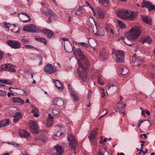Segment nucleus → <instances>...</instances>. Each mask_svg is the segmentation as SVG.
Instances as JSON below:
<instances>
[{
  "label": "nucleus",
  "mask_w": 155,
  "mask_h": 155,
  "mask_svg": "<svg viewBox=\"0 0 155 155\" xmlns=\"http://www.w3.org/2000/svg\"><path fill=\"white\" fill-rule=\"evenodd\" d=\"M75 55L79 57L80 61L82 63L78 62L79 68L77 69V72L80 78L83 81L87 80V66L90 64L89 61L87 58L82 54L81 50L80 48L76 49L74 51Z\"/></svg>",
  "instance_id": "f257e3e1"
},
{
  "label": "nucleus",
  "mask_w": 155,
  "mask_h": 155,
  "mask_svg": "<svg viewBox=\"0 0 155 155\" xmlns=\"http://www.w3.org/2000/svg\"><path fill=\"white\" fill-rule=\"evenodd\" d=\"M140 28L138 26H135L132 27L129 32L126 35V38H123L124 43L128 45H130L132 43L130 40H134L137 39L140 34Z\"/></svg>",
  "instance_id": "f03ea898"
},
{
  "label": "nucleus",
  "mask_w": 155,
  "mask_h": 155,
  "mask_svg": "<svg viewBox=\"0 0 155 155\" xmlns=\"http://www.w3.org/2000/svg\"><path fill=\"white\" fill-rule=\"evenodd\" d=\"M117 14L118 17L125 19L131 20L136 16L134 12L124 9H119L117 11Z\"/></svg>",
  "instance_id": "7ed1b4c3"
},
{
  "label": "nucleus",
  "mask_w": 155,
  "mask_h": 155,
  "mask_svg": "<svg viewBox=\"0 0 155 155\" xmlns=\"http://www.w3.org/2000/svg\"><path fill=\"white\" fill-rule=\"evenodd\" d=\"M56 67H54L49 64L45 65L44 68V71L49 74L54 73L56 71Z\"/></svg>",
  "instance_id": "20e7f679"
},
{
  "label": "nucleus",
  "mask_w": 155,
  "mask_h": 155,
  "mask_svg": "<svg viewBox=\"0 0 155 155\" xmlns=\"http://www.w3.org/2000/svg\"><path fill=\"white\" fill-rule=\"evenodd\" d=\"M7 43L9 46L14 49L19 48L21 46V43L17 41L8 40L7 41Z\"/></svg>",
  "instance_id": "39448f33"
},
{
  "label": "nucleus",
  "mask_w": 155,
  "mask_h": 155,
  "mask_svg": "<svg viewBox=\"0 0 155 155\" xmlns=\"http://www.w3.org/2000/svg\"><path fill=\"white\" fill-rule=\"evenodd\" d=\"M29 127L30 130L32 132L37 133L38 130V124L35 121L30 120Z\"/></svg>",
  "instance_id": "423d86ee"
},
{
  "label": "nucleus",
  "mask_w": 155,
  "mask_h": 155,
  "mask_svg": "<svg viewBox=\"0 0 155 155\" xmlns=\"http://www.w3.org/2000/svg\"><path fill=\"white\" fill-rule=\"evenodd\" d=\"M18 16L20 20L24 22H26L31 20V17L25 12H23L18 14Z\"/></svg>",
  "instance_id": "0eeeda50"
},
{
  "label": "nucleus",
  "mask_w": 155,
  "mask_h": 155,
  "mask_svg": "<svg viewBox=\"0 0 155 155\" xmlns=\"http://www.w3.org/2000/svg\"><path fill=\"white\" fill-rule=\"evenodd\" d=\"M117 87L113 84L108 85L106 87V91L107 94H113L117 91Z\"/></svg>",
  "instance_id": "6e6552de"
},
{
  "label": "nucleus",
  "mask_w": 155,
  "mask_h": 155,
  "mask_svg": "<svg viewBox=\"0 0 155 155\" xmlns=\"http://www.w3.org/2000/svg\"><path fill=\"white\" fill-rule=\"evenodd\" d=\"M23 30L28 32H36L37 31L36 26L32 24L28 25L25 26Z\"/></svg>",
  "instance_id": "1a4fd4ad"
},
{
  "label": "nucleus",
  "mask_w": 155,
  "mask_h": 155,
  "mask_svg": "<svg viewBox=\"0 0 155 155\" xmlns=\"http://www.w3.org/2000/svg\"><path fill=\"white\" fill-rule=\"evenodd\" d=\"M143 62L142 59L139 57H133L131 64L133 66H138Z\"/></svg>",
  "instance_id": "9d476101"
},
{
  "label": "nucleus",
  "mask_w": 155,
  "mask_h": 155,
  "mask_svg": "<svg viewBox=\"0 0 155 155\" xmlns=\"http://www.w3.org/2000/svg\"><path fill=\"white\" fill-rule=\"evenodd\" d=\"M142 7H145L149 9V11L154 10L155 6L152 5V4L150 2L146 1H143L141 4Z\"/></svg>",
  "instance_id": "9b49d317"
},
{
  "label": "nucleus",
  "mask_w": 155,
  "mask_h": 155,
  "mask_svg": "<svg viewBox=\"0 0 155 155\" xmlns=\"http://www.w3.org/2000/svg\"><path fill=\"white\" fill-rule=\"evenodd\" d=\"M68 140L70 141L69 144L71 146V148L74 149V145L76 143L77 141L74 137L72 134L69 135L68 136Z\"/></svg>",
  "instance_id": "f8f14e48"
},
{
  "label": "nucleus",
  "mask_w": 155,
  "mask_h": 155,
  "mask_svg": "<svg viewBox=\"0 0 155 155\" xmlns=\"http://www.w3.org/2000/svg\"><path fill=\"white\" fill-rule=\"evenodd\" d=\"M64 104V101L61 98H56L53 99L52 105H57L58 106L61 107L63 106Z\"/></svg>",
  "instance_id": "ddd939ff"
},
{
  "label": "nucleus",
  "mask_w": 155,
  "mask_h": 155,
  "mask_svg": "<svg viewBox=\"0 0 155 155\" xmlns=\"http://www.w3.org/2000/svg\"><path fill=\"white\" fill-rule=\"evenodd\" d=\"M68 87L69 91L70 92V94L74 100L75 101H78L79 99V97L78 96L74 93V92L72 90V88L71 87L70 84H68Z\"/></svg>",
  "instance_id": "4468645a"
},
{
  "label": "nucleus",
  "mask_w": 155,
  "mask_h": 155,
  "mask_svg": "<svg viewBox=\"0 0 155 155\" xmlns=\"http://www.w3.org/2000/svg\"><path fill=\"white\" fill-rule=\"evenodd\" d=\"M64 49L66 52L71 53L73 51V48L71 45L69 41L64 43Z\"/></svg>",
  "instance_id": "2eb2a0df"
},
{
  "label": "nucleus",
  "mask_w": 155,
  "mask_h": 155,
  "mask_svg": "<svg viewBox=\"0 0 155 155\" xmlns=\"http://www.w3.org/2000/svg\"><path fill=\"white\" fill-rule=\"evenodd\" d=\"M94 14H95L99 18H104V11L100 9L99 8H97L96 12L95 13L94 12Z\"/></svg>",
  "instance_id": "dca6fc26"
},
{
  "label": "nucleus",
  "mask_w": 155,
  "mask_h": 155,
  "mask_svg": "<svg viewBox=\"0 0 155 155\" xmlns=\"http://www.w3.org/2000/svg\"><path fill=\"white\" fill-rule=\"evenodd\" d=\"M54 148L56 151V153L54 155H62L63 150L60 145L58 144L57 145L54 146Z\"/></svg>",
  "instance_id": "f3484780"
},
{
  "label": "nucleus",
  "mask_w": 155,
  "mask_h": 155,
  "mask_svg": "<svg viewBox=\"0 0 155 155\" xmlns=\"http://www.w3.org/2000/svg\"><path fill=\"white\" fill-rule=\"evenodd\" d=\"M42 32L49 38H50L54 36V33L50 30L44 29L42 30Z\"/></svg>",
  "instance_id": "a211bd4d"
},
{
  "label": "nucleus",
  "mask_w": 155,
  "mask_h": 155,
  "mask_svg": "<svg viewBox=\"0 0 155 155\" xmlns=\"http://www.w3.org/2000/svg\"><path fill=\"white\" fill-rule=\"evenodd\" d=\"M54 82H55V86L57 88L58 90L63 89L64 88L63 84L60 82L58 80L54 79Z\"/></svg>",
  "instance_id": "6ab92c4d"
},
{
  "label": "nucleus",
  "mask_w": 155,
  "mask_h": 155,
  "mask_svg": "<svg viewBox=\"0 0 155 155\" xmlns=\"http://www.w3.org/2000/svg\"><path fill=\"white\" fill-rule=\"evenodd\" d=\"M97 134V132L95 131H91L88 136V138L90 142H92L93 140H94L96 138Z\"/></svg>",
  "instance_id": "aec40b11"
},
{
  "label": "nucleus",
  "mask_w": 155,
  "mask_h": 155,
  "mask_svg": "<svg viewBox=\"0 0 155 155\" xmlns=\"http://www.w3.org/2000/svg\"><path fill=\"white\" fill-rule=\"evenodd\" d=\"M53 118L51 116L50 114H48V117L47 119V122L46 123V126L47 127H49L52 126L53 122Z\"/></svg>",
  "instance_id": "412c9836"
},
{
  "label": "nucleus",
  "mask_w": 155,
  "mask_h": 155,
  "mask_svg": "<svg viewBox=\"0 0 155 155\" xmlns=\"http://www.w3.org/2000/svg\"><path fill=\"white\" fill-rule=\"evenodd\" d=\"M118 70L121 72L120 74L123 75H125L128 72V69L123 66H121L118 68Z\"/></svg>",
  "instance_id": "4be33fe9"
},
{
  "label": "nucleus",
  "mask_w": 155,
  "mask_h": 155,
  "mask_svg": "<svg viewBox=\"0 0 155 155\" xmlns=\"http://www.w3.org/2000/svg\"><path fill=\"white\" fill-rule=\"evenodd\" d=\"M112 53L115 54V56L116 58L118 57L121 56H124V53L123 51H117L115 50H113L112 51Z\"/></svg>",
  "instance_id": "5701e85b"
},
{
  "label": "nucleus",
  "mask_w": 155,
  "mask_h": 155,
  "mask_svg": "<svg viewBox=\"0 0 155 155\" xmlns=\"http://www.w3.org/2000/svg\"><path fill=\"white\" fill-rule=\"evenodd\" d=\"M152 41V39L149 36H147L143 38L140 41L143 44L145 43H147L148 44H150Z\"/></svg>",
  "instance_id": "b1692460"
},
{
  "label": "nucleus",
  "mask_w": 155,
  "mask_h": 155,
  "mask_svg": "<svg viewBox=\"0 0 155 155\" xmlns=\"http://www.w3.org/2000/svg\"><path fill=\"white\" fill-rule=\"evenodd\" d=\"M10 124L8 119H4L0 121V128L5 127Z\"/></svg>",
  "instance_id": "393cba45"
},
{
  "label": "nucleus",
  "mask_w": 155,
  "mask_h": 155,
  "mask_svg": "<svg viewBox=\"0 0 155 155\" xmlns=\"http://www.w3.org/2000/svg\"><path fill=\"white\" fill-rule=\"evenodd\" d=\"M21 117V114L20 112H16L14 117L13 121L15 123L18 121Z\"/></svg>",
  "instance_id": "a878e982"
},
{
  "label": "nucleus",
  "mask_w": 155,
  "mask_h": 155,
  "mask_svg": "<svg viewBox=\"0 0 155 155\" xmlns=\"http://www.w3.org/2000/svg\"><path fill=\"white\" fill-rule=\"evenodd\" d=\"M142 19L143 21L149 25L152 24V20L150 18L146 16L145 17H142Z\"/></svg>",
  "instance_id": "bb28decb"
},
{
  "label": "nucleus",
  "mask_w": 155,
  "mask_h": 155,
  "mask_svg": "<svg viewBox=\"0 0 155 155\" xmlns=\"http://www.w3.org/2000/svg\"><path fill=\"white\" fill-rule=\"evenodd\" d=\"M63 127L61 125H58L55 127L56 129L55 130H57L56 132H57L56 134H55V136H57L58 137L60 136L62 134V133H59L61 131V128H62Z\"/></svg>",
  "instance_id": "cd10ccee"
},
{
  "label": "nucleus",
  "mask_w": 155,
  "mask_h": 155,
  "mask_svg": "<svg viewBox=\"0 0 155 155\" xmlns=\"http://www.w3.org/2000/svg\"><path fill=\"white\" fill-rule=\"evenodd\" d=\"M19 134L21 137H27L29 135V134L25 131L21 130L19 132Z\"/></svg>",
  "instance_id": "c85d7f7f"
},
{
  "label": "nucleus",
  "mask_w": 155,
  "mask_h": 155,
  "mask_svg": "<svg viewBox=\"0 0 155 155\" xmlns=\"http://www.w3.org/2000/svg\"><path fill=\"white\" fill-rule=\"evenodd\" d=\"M117 24V25L121 28H123L125 27V25L122 22L119 20H117L115 21Z\"/></svg>",
  "instance_id": "c756f323"
},
{
  "label": "nucleus",
  "mask_w": 155,
  "mask_h": 155,
  "mask_svg": "<svg viewBox=\"0 0 155 155\" xmlns=\"http://www.w3.org/2000/svg\"><path fill=\"white\" fill-rule=\"evenodd\" d=\"M88 43L90 46L92 47L97 45L96 41L93 39L89 38L88 40Z\"/></svg>",
  "instance_id": "7c9ffc66"
},
{
  "label": "nucleus",
  "mask_w": 155,
  "mask_h": 155,
  "mask_svg": "<svg viewBox=\"0 0 155 155\" xmlns=\"http://www.w3.org/2000/svg\"><path fill=\"white\" fill-rule=\"evenodd\" d=\"M13 102L15 103H20L21 104H23L24 103V101L23 100L21 99L19 97H13Z\"/></svg>",
  "instance_id": "2f4dec72"
},
{
  "label": "nucleus",
  "mask_w": 155,
  "mask_h": 155,
  "mask_svg": "<svg viewBox=\"0 0 155 155\" xmlns=\"http://www.w3.org/2000/svg\"><path fill=\"white\" fill-rule=\"evenodd\" d=\"M0 82L7 85H11L12 84V82L9 80L0 79Z\"/></svg>",
  "instance_id": "473e14b6"
},
{
  "label": "nucleus",
  "mask_w": 155,
  "mask_h": 155,
  "mask_svg": "<svg viewBox=\"0 0 155 155\" xmlns=\"http://www.w3.org/2000/svg\"><path fill=\"white\" fill-rule=\"evenodd\" d=\"M99 2L102 5L106 6L108 5L109 3V0H98Z\"/></svg>",
  "instance_id": "72a5a7b5"
},
{
  "label": "nucleus",
  "mask_w": 155,
  "mask_h": 155,
  "mask_svg": "<svg viewBox=\"0 0 155 155\" xmlns=\"http://www.w3.org/2000/svg\"><path fill=\"white\" fill-rule=\"evenodd\" d=\"M117 63L119 62L123 63L124 62V56L117 57L115 60Z\"/></svg>",
  "instance_id": "f704fd0d"
},
{
  "label": "nucleus",
  "mask_w": 155,
  "mask_h": 155,
  "mask_svg": "<svg viewBox=\"0 0 155 155\" xmlns=\"http://www.w3.org/2000/svg\"><path fill=\"white\" fill-rule=\"evenodd\" d=\"M53 13L51 10L48 11L47 12H46L45 13V15L47 16H50V19L48 20V21H47V22L48 23H50V22L51 21V16L53 15Z\"/></svg>",
  "instance_id": "c9c22d12"
},
{
  "label": "nucleus",
  "mask_w": 155,
  "mask_h": 155,
  "mask_svg": "<svg viewBox=\"0 0 155 155\" xmlns=\"http://www.w3.org/2000/svg\"><path fill=\"white\" fill-rule=\"evenodd\" d=\"M126 104H123L122 103H121L120 101L118 102L117 105V107L118 109H123L124 107H125Z\"/></svg>",
  "instance_id": "e433bc0d"
},
{
  "label": "nucleus",
  "mask_w": 155,
  "mask_h": 155,
  "mask_svg": "<svg viewBox=\"0 0 155 155\" xmlns=\"http://www.w3.org/2000/svg\"><path fill=\"white\" fill-rule=\"evenodd\" d=\"M7 70L10 72H14L15 71V70L12 65L9 64H8V68Z\"/></svg>",
  "instance_id": "4c0bfd02"
},
{
  "label": "nucleus",
  "mask_w": 155,
  "mask_h": 155,
  "mask_svg": "<svg viewBox=\"0 0 155 155\" xmlns=\"http://www.w3.org/2000/svg\"><path fill=\"white\" fill-rule=\"evenodd\" d=\"M82 11H80V9L78 8V9L76 10L75 12V15L77 16H81L82 14Z\"/></svg>",
  "instance_id": "58836bf2"
},
{
  "label": "nucleus",
  "mask_w": 155,
  "mask_h": 155,
  "mask_svg": "<svg viewBox=\"0 0 155 155\" xmlns=\"http://www.w3.org/2000/svg\"><path fill=\"white\" fill-rule=\"evenodd\" d=\"M38 139L44 142H45L47 140L46 138L43 135H41L39 136Z\"/></svg>",
  "instance_id": "ea45409f"
},
{
  "label": "nucleus",
  "mask_w": 155,
  "mask_h": 155,
  "mask_svg": "<svg viewBox=\"0 0 155 155\" xmlns=\"http://www.w3.org/2000/svg\"><path fill=\"white\" fill-rule=\"evenodd\" d=\"M87 24L89 28H91L92 30L93 31V32H94V26L93 25L90 21H88L87 22Z\"/></svg>",
  "instance_id": "a19ab883"
},
{
  "label": "nucleus",
  "mask_w": 155,
  "mask_h": 155,
  "mask_svg": "<svg viewBox=\"0 0 155 155\" xmlns=\"http://www.w3.org/2000/svg\"><path fill=\"white\" fill-rule=\"evenodd\" d=\"M21 41L23 44H29V40L26 38H23L21 40Z\"/></svg>",
  "instance_id": "79ce46f5"
},
{
  "label": "nucleus",
  "mask_w": 155,
  "mask_h": 155,
  "mask_svg": "<svg viewBox=\"0 0 155 155\" xmlns=\"http://www.w3.org/2000/svg\"><path fill=\"white\" fill-rule=\"evenodd\" d=\"M77 44H79L85 47H88V45L86 43L83 42H78Z\"/></svg>",
  "instance_id": "37998d69"
},
{
  "label": "nucleus",
  "mask_w": 155,
  "mask_h": 155,
  "mask_svg": "<svg viewBox=\"0 0 155 155\" xmlns=\"http://www.w3.org/2000/svg\"><path fill=\"white\" fill-rule=\"evenodd\" d=\"M98 83L101 85H103L104 84V82L103 80L101 79L100 77L99 76L97 78Z\"/></svg>",
  "instance_id": "c03bdc74"
},
{
  "label": "nucleus",
  "mask_w": 155,
  "mask_h": 155,
  "mask_svg": "<svg viewBox=\"0 0 155 155\" xmlns=\"http://www.w3.org/2000/svg\"><path fill=\"white\" fill-rule=\"evenodd\" d=\"M106 151L104 149H103L100 150L98 153V155H104V153Z\"/></svg>",
  "instance_id": "a18cd8bd"
},
{
  "label": "nucleus",
  "mask_w": 155,
  "mask_h": 155,
  "mask_svg": "<svg viewBox=\"0 0 155 155\" xmlns=\"http://www.w3.org/2000/svg\"><path fill=\"white\" fill-rule=\"evenodd\" d=\"M105 112V114H104L103 115H102L99 118V119H100L102 117H103L105 115H106L108 112V111L106 109H104L103 111H102V112Z\"/></svg>",
  "instance_id": "49530a36"
},
{
  "label": "nucleus",
  "mask_w": 155,
  "mask_h": 155,
  "mask_svg": "<svg viewBox=\"0 0 155 155\" xmlns=\"http://www.w3.org/2000/svg\"><path fill=\"white\" fill-rule=\"evenodd\" d=\"M39 42L43 43L45 45L47 44V41L45 39L42 38H41Z\"/></svg>",
  "instance_id": "de8ad7c7"
},
{
  "label": "nucleus",
  "mask_w": 155,
  "mask_h": 155,
  "mask_svg": "<svg viewBox=\"0 0 155 155\" xmlns=\"http://www.w3.org/2000/svg\"><path fill=\"white\" fill-rule=\"evenodd\" d=\"M92 93L91 90H89L87 94V97L88 98L90 99L91 96V94Z\"/></svg>",
  "instance_id": "09e8293b"
},
{
  "label": "nucleus",
  "mask_w": 155,
  "mask_h": 155,
  "mask_svg": "<svg viewBox=\"0 0 155 155\" xmlns=\"http://www.w3.org/2000/svg\"><path fill=\"white\" fill-rule=\"evenodd\" d=\"M4 57V53L3 52L0 50V60L3 59Z\"/></svg>",
  "instance_id": "8fccbe9b"
},
{
  "label": "nucleus",
  "mask_w": 155,
  "mask_h": 155,
  "mask_svg": "<svg viewBox=\"0 0 155 155\" xmlns=\"http://www.w3.org/2000/svg\"><path fill=\"white\" fill-rule=\"evenodd\" d=\"M25 48L28 49V48H34V47L33 46H32L30 45H25Z\"/></svg>",
  "instance_id": "3c124183"
},
{
  "label": "nucleus",
  "mask_w": 155,
  "mask_h": 155,
  "mask_svg": "<svg viewBox=\"0 0 155 155\" xmlns=\"http://www.w3.org/2000/svg\"><path fill=\"white\" fill-rule=\"evenodd\" d=\"M8 64H5V65H2V66H4V68L5 69V70L7 71L8 68Z\"/></svg>",
  "instance_id": "603ef678"
},
{
  "label": "nucleus",
  "mask_w": 155,
  "mask_h": 155,
  "mask_svg": "<svg viewBox=\"0 0 155 155\" xmlns=\"http://www.w3.org/2000/svg\"><path fill=\"white\" fill-rule=\"evenodd\" d=\"M59 111L57 110H52V114H54L55 115H56L58 114H59Z\"/></svg>",
  "instance_id": "864d4df0"
},
{
  "label": "nucleus",
  "mask_w": 155,
  "mask_h": 155,
  "mask_svg": "<svg viewBox=\"0 0 155 155\" xmlns=\"http://www.w3.org/2000/svg\"><path fill=\"white\" fill-rule=\"evenodd\" d=\"M101 94H102V98L104 97L105 96V94L104 92V90L103 89L101 90Z\"/></svg>",
  "instance_id": "5fc2aeb1"
},
{
  "label": "nucleus",
  "mask_w": 155,
  "mask_h": 155,
  "mask_svg": "<svg viewBox=\"0 0 155 155\" xmlns=\"http://www.w3.org/2000/svg\"><path fill=\"white\" fill-rule=\"evenodd\" d=\"M31 112L32 113H37L38 112V109L37 108H35L34 109L32 110L31 111Z\"/></svg>",
  "instance_id": "6e6d98bb"
},
{
  "label": "nucleus",
  "mask_w": 155,
  "mask_h": 155,
  "mask_svg": "<svg viewBox=\"0 0 155 155\" xmlns=\"http://www.w3.org/2000/svg\"><path fill=\"white\" fill-rule=\"evenodd\" d=\"M7 96L8 97H11V96H15V94L14 93L11 92H8L7 94Z\"/></svg>",
  "instance_id": "4d7b16f0"
},
{
  "label": "nucleus",
  "mask_w": 155,
  "mask_h": 155,
  "mask_svg": "<svg viewBox=\"0 0 155 155\" xmlns=\"http://www.w3.org/2000/svg\"><path fill=\"white\" fill-rule=\"evenodd\" d=\"M4 24L5 26L7 28L9 29V24L7 23V22H5Z\"/></svg>",
  "instance_id": "13d9d810"
},
{
  "label": "nucleus",
  "mask_w": 155,
  "mask_h": 155,
  "mask_svg": "<svg viewBox=\"0 0 155 155\" xmlns=\"http://www.w3.org/2000/svg\"><path fill=\"white\" fill-rule=\"evenodd\" d=\"M144 111L146 114L148 116H150V113L149 111L147 110H145Z\"/></svg>",
  "instance_id": "bf43d9fd"
},
{
  "label": "nucleus",
  "mask_w": 155,
  "mask_h": 155,
  "mask_svg": "<svg viewBox=\"0 0 155 155\" xmlns=\"http://www.w3.org/2000/svg\"><path fill=\"white\" fill-rule=\"evenodd\" d=\"M84 6H80L78 8L80 9V11H83L84 10V9L83 8V7H84Z\"/></svg>",
  "instance_id": "052dcab7"
},
{
  "label": "nucleus",
  "mask_w": 155,
  "mask_h": 155,
  "mask_svg": "<svg viewBox=\"0 0 155 155\" xmlns=\"http://www.w3.org/2000/svg\"><path fill=\"white\" fill-rule=\"evenodd\" d=\"M107 140V138H105L104 140L103 141H102V140L101 139V140L99 142V143H102L103 142H105Z\"/></svg>",
  "instance_id": "680f3d73"
},
{
  "label": "nucleus",
  "mask_w": 155,
  "mask_h": 155,
  "mask_svg": "<svg viewBox=\"0 0 155 155\" xmlns=\"http://www.w3.org/2000/svg\"><path fill=\"white\" fill-rule=\"evenodd\" d=\"M37 57L39 58L40 59L42 60L43 58L41 55L40 54H37Z\"/></svg>",
  "instance_id": "e2e57ef3"
},
{
  "label": "nucleus",
  "mask_w": 155,
  "mask_h": 155,
  "mask_svg": "<svg viewBox=\"0 0 155 155\" xmlns=\"http://www.w3.org/2000/svg\"><path fill=\"white\" fill-rule=\"evenodd\" d=\"M1 92L2 93V94H5V95H6V91L3 90H2L1 91Z\"/></svg>",
  "instance_id": "0e129e2a"
},
{
  "label": "nucleus",
  "mask_w": 155,
  "mask_h": 155,
  "mask_svg": "<svg viewBox=\"0 0 155 155\" xmlns=\"http://www.w3.org/2000/svg\"><path fill=\"white\" fill-rule=\"evenodd\" d=\"M41 38H40L39 37H35V40L38 41L39 42V41H40V39H41Z\"/></svg>",
  "instance_id": "69168bd1"
},
{
  "label": "nucleus",
  "mask_w": 155,
  "mask_h": 155,
  "mask_svg": "<svg viewBox=\"0 0 155 155\" xmlns=\"http://www.w3.org/2000/svg\"><path fill=\"white\" fill-rule=\"evenodd\" d=\"M36 113V114H34V116H35L36 117H38L39 116V113H38V112Z\"/></svg>",
  "instance_id": "338daca9"
},
{
  "label": "nucleus",
  "mask_w": 155,
  "mask_h": 155,
  "mask_svg": "<svg viewBox=\"0 0 155 155\" xmlns=\"http://www.w3.org/2000/svg\"><path fill=\"white\" fill-rule=\"evenodd\" d=\"M104 155H109L108 152L107 151H105L104 153Z\"/></svg>",
  "instance_id": "774afa93"
}]
</instances>
